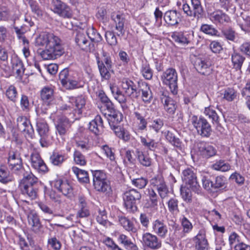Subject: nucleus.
<instances>
[{
	"label": "nucleus",
	"mask_w": 250,
	"mask_h": 250,
	"mask_svg": "<svg viewBox=\"0 0 250 250\" xmlns=\"http://www.w3.org/2000/svg\"><path fill=\"white\" fill-rule=\"evenodd\" d=\"M27 217L28 225L31 226V229L35 233H40L42 225L38 214L32 210L28 213Z\"/></svg>",
	"instance_id": "nucleus-18"
},
{
	"label": "nucleus",
	"mask_w": 250,
	"mask_h": 250,
	"mask_svg": "<svg viewBox=\"0 0 250 250\" xmlns=\"http://www.w3.org/2000/svg\"><path fill=\"white\" fill-rule=\"evenodd\" d=\"M46 194L52 202L57 204H61L62 203L61 195L58 194L55 191L52 189L48 190Z\"/></svg>",
	"instance_id": "nucleus-60"
},
{
	"label": "nucleus",
	"mask_w": 250,
	"mask_h": 250,
	"mask_svg": "<svg viewBox=\"0 0 250 250\" xmlns=\"http://www.w3.org/2000/svg\"><path fill=\"white\" fill-rule=\"evenodd\" d=\"M87 34L92 42H99L102 40V37L101 35L93 28L89 29Z\"/></svg>",
	"instance_id": "nucleus-56"
},
{
	"label": "nucleus",
	"mask_w": 250,
	"mask_h": 250,
	"mask_svg": "<svg viewBox=\"0 0 250 250\" xmlns=\"http://www.w3.org/2000/svg\"><path fill=\"white\" fill-rule=\"evenodd\" d=\"M195 248L196 250H208V243L206 239L205 233L200 231L198 234L193 238Z\"/></svg>",
	"instance_id": "nucleus-28"
},
{
	"label": "nucleus",
	"mask_w": 250,
	"mask_h": 250,
	"mask_svg": "<svg viewBox=\"0 0 250 250\" xmlns=\"http://www.w3.org/2000/svg\"><path fill=\"white\" fill-rule=\"evenodd\" d=\"M59 78L62 85L66 89L69 90L71 70H69L67 68L63 69L60 72Z\"/></svg>",
	"instance_id": "nucleus-37"
},
{
	"label": "nucleus",
	"mask_w": 250,
	"mask_h": 250,
	"mask_svg": "<svg viewBox=\"0 0 250 250\" xmlns=\"http://www.w3.org/2000/svg\"><path fill=\"white\" fill-rule=\"evenodd\" d=\"M196 70L200 74L208 76L211 73L212 68L209 61L198 58L194 63Z\"/></svg>",
	"instance_id": "nucleus-22"
},
{
	"label": "nucleus",
	"mask_w": 250,
	"mask_h": 250,
	"mask_svg": "<svg viewBox=\"0 0 250 250\" xmlns=\"http://www.w3.org/2000/svg\"><path fill=\"white\" fill-rule=\"evenodd\" d=\"M133 114L137 120L136 130L139 132H143L146 129L147 125V122L145 119L146 116L139 108L135 109Z\"/></svg>",
	"instance_id": "nucleus-25"
},
{
	"label": "nucleus",
	"mask_w": 250,
	"mask_h": 250,
	"mask_svg": "<svg viewBox=\"0 0 250 250\" xmlns=\"http://www.w3.org/2000/svg\"><path fill=\"white\" fill-rule=\"evenodd\" d=\"M11 64L12 70L16 75V78L21 79L25 71L22 60L17 55H13L11 58Z\"/></svg>",
	"instance_id": "nucleus-19"
},
{
	"label": "nucleus",
	"mask_w": 250,
	"mask_h": 250,
	"mask_svg": "<svg viewBox=\"0 0 250 250\" xmlns=\"http://www.w3.org/2000/svg\"><path fill=\"white\" fill-rule=\"evenodd\" d=\"M143 82H133L129 79H125L122 81V87L125 94L130 98L138 99L139 97L140 86Z\"/></svg>",
	"instance_id": "nucleus-9"
},
{
	"label": "nucleus",
	"mask_w": 250,
	"mask_h": 250,
	"mask_svg": "<svg viewBox=\"0 0 250 250\" xmlns=\"http://www.w3.org/2000/svg\"><path fill=\"white\" fill-rule=\"evenodd\" d=\"M103 151L110 161H114L115 160L114 149L109 147L107 145H104L102 147Z\"/></svg>",
	"instance_id": "nucleus-62"
},
{
	"label": "nucleus",
	"mask_w": 250,
	"mask_h": 250,
	"mask_svg": "<svg viewBox=\"0 0 250 250\" xmlns=\"http://www.w3.org/2000/svg\"><path fill=\"white\" fill-rule=\"evenodd\" d=\"M111 18L115 24V29L118 31L117 35L123 36L125 34L124 24L125 21V15L119 12H114L112 13Z\"/></svg>",
	"instance_id": "nucleus-20"
},
{
	"label": "nucleus",
	"mask_w": 250,
	"mask_h": 250,
	"mask_svg": "<svg viewBox=\"0 0 250 250\" xmlns=\"http://www.w3.org/2000/svg\"><path fill=\"white\" fill-rule=\"evenodd\" d=\"M17 127L21 132L30 133V131H33V127L30 121L25 116H19L17 119Z\"/></svg>",
	"instance_id": "nucleus-34"
},
{
	"label": "nucleus",
	"mask_w": 250,
	"mask_h": 250,
	"mask_svg": "<svg viewBox=\"0 0 250 250\" xmlns=\"http://www.w3.org/2000/svg\"><path fill=\"white\" fill-rule=\"evenodd\" d=\"M165 134L166 139L170 143L177 148H181V142L179 138L176 137L172 132L168 130L166 132Z\"/></svg>",
	"instance_id": "nucleus-47"
},
{
	"label": "nucleus",
	"mask_w": 250,
	"mask_h": 250,
	"mask_svg": "<svg viewBox=\"0 0 250 250\" xmlns=\"http://www.w3.org/2000/svg\"><path fill=\"white\" fill-rule=\"evenodd\" d=\"M172 39L177 43L182 45H187L193 39V31L174 32L171 36Z\"/></svg>",
	"instance_id": "nucleus-16"
},
{
	"label": "nucleus",
	"mask_w": 250,
	"mask_h": 250,
	"mask_svg": "<svg viewBox=\"0 0 250 250\" xmlns=\"http://www.w3.org/2000/svg\"><path fill=\"white\" fill-rule=\"evenodd\" d=\"M19 187L22 194L34 200L38 196L39 183L37 177L33 175L21 180Z\"/></svg>",
	"instance_id": "nucleus-2"
},
{
	"label": "nucleus",
	"mask_w": 250,
	"mask_h": 250,
	"mask_svg": "<svg viewBox=\"0 0 250 250\" xmlns=\"http://www.w3.org/2000/svg\"><path fill=\"white\" fill-rule=\"evenodd\" d=\"M161 79L164 84L169 86L173 95H176L177 93L178 76L175 69L169 68L166 69L161 76Z\"/></svg>",
	"instance_id": "nucleus-6"
},
{
	"label": "nucleus",
	"mask_w": 250,
	"mask_h": 250,
	"mask_svg": "<svg viewBox=\"0 0 250 250\" xmlns=\"http://www.w3.org/2000/svg\"><path fill=\"white\" fill-rule=\"evenodd\" d=\"M93 183L94 188L98 191L109 195L112 191L109 181L102 170L92 171Z\"/></svg>",
	"instance_id": "nucleus-3"
},
{
	"label": "nucleus",
	"mask_w": 250,
	"mask_h": 250,
	"mask_svg": "<svg viewBox=\"0 0 250 250\" xmlns=\"http://www.w3.org/2000/svg\"><path fill=\"white\" fill-rule=\"evenodd\" d=\"M40 95L42 100L43 102V104L42 107V112L46 113L47 108H43V106H50L54 103V89L49 86H46L43 87L41 91Z\"/></svg>",
	"instance_id": "nucleus-12"
},
{
	"label": "nucleus",
	"mask_w": 250,
	"mask_h": 250,
	"mask_svg": "<svg viewBox=\"0 0 250 250\" xmlns=\"http://www.w3.org/2000/svg\"><path fill=\"white\" fill-rule=\"evenodd\" d=\"M34 43L36 46H45V49L40 53L44 60L56 59L64 53L61 40L52 33H41L36 38Z\"/></svg>",
	"instance_id": "nucleus-1"
},
{
	"label": "nucleus",
	"mask_w": 250,
	"mask_h": 250,
	"mask_svg": "<svg viewBox=\"0 0 250 250\" xmlns=\"http://www.w3.org/2000/svg\"><path fill=\"white\" fill-rule=\"evenodd\" d=\"M141 73L146 80H151L153 76V71L148 63L143 64L141 68Z\"/></svg>",
	"instance_id": "nucleus-57"
},
{
	"label": "nucleus",
	"mask_w": 250,
	"mask_h": 250,
	"mask_svg": "<svg viewBox=\"0 0 250 250\" xmlns=\"http://www.w3.org/2000/svg\"><path fill=\"white\" fill-rule=\"evenodd\" d=\"M72 171L76 175L80 182L87 183L89 182L88 174L86 171L76 167H73Z\"/></svg>",
	"instance_id": "nucleus-41"
},
{
	"label": "nucleus",
	"mask_w": 250,
	"mask_h": 250,
	"mask_svg": "<svg viewBox=\"0 0 250 250\" xmlns=\"http://www.w3.org/2000/svg\"><path fill=\"white\" fill-rule=\"evenodd\" d=\"M89 39L87 33L78 32L75 37V42L77 46L82 50L93 52L95 50V45Z\"/></svg>",
	"instance_id": "nucleus-10"
},
{
	"label": "nucleus",
	"mask_w": 250,
	"mask_h": 250,
	"mask_svg": "<svg viewBox=\"0 0 250 250\" xmlns=\"http://www.w3.org/2000/svg\"><path fill=\"white\" fill-rule=\"evenodd\" d=\"M223 99L228 102H231L236 99L237 91L233 88L228 87L224 89Z\"/></svg>",
	"instance_id": "nucleus-45"
},
{
	"label": "nucleus",
	"mask_w": 250,
	"mask_h": 250,
	"mask_svg": "<svg viewBox=\"0 0 250 250\" xmlns=\"http://www.w3.org/2000/svg\"><path fill=\"white\" fill-rule=\"evenodd\" d=\"M205 114L212 120L213 123L219 124V116L216 111L210 106L206 107L204 110Z\"/></svg>",
	"instance_id": "nucleus-51"
},
{
	"label": "nucleus",
	"mask_w": 250,
	"mask_h": 250,
	"mask_svg": "<svg viewBox=\"0 0 250 250\" xmlns=\"http://www.w3.org/2000/svg\"><path fill=\"white\" fill-rule=\"evenodd\" d=\"M74 161L75 163L80 166H85L87 161L85 157L79 150H75L73 154Z\"/></svg>",
	"instance_id": "nucleus-50"
},
{
	"label": "nucleus",
	"mask_w": 250,
	"mask_h": 250,
	"mask_svg": "<svg viewBox=\"0 0 250 250\" xmlns=\"http://www.w3.org/2000/svg\"><path fill=\"white\" fill-rule=\"evenodd\" d=\"M198 150L200 155L206 158L214 156L217 152L214 147L204 142L198 144Z\"/></svg>",
	"instance_id": "nucleus-29"
},
{
	"label": "nucleus",
	"mask_w": 250,
	"mask_h": 250,
	"mask_svg": "<svg viewBox=\"0 0 250 250\" xmlns=\"http://www.w3.org/2000/svg\"><path fill=\"white\" fill-rule=\"evenodd\" d=\"M55 125L57 132L62 136L69 132L71 124L67 118L62 117L58 119Z\"/></svg>",
	"instance_id": "nucleus-24"
},
{
	"label": "nucleus",
	"mask_w": 250,
	"mask_h": 250,
	"mask_svg": "<svg viewBox=\"0 0 250 250\" xmlns=\"http://www.w3.org/2000/svg\"><path fill=\"white\" fill-rule=\"evenodd\" d=\"M54 186L64 195H67L72 191L71 186L66 180L56 179L54 181Z\"/></svg>",
	"instance_id": "nucleus-33"
},
{
	"label": "nucleus",
	"mask_w": 250,
	"mask_h": 250,
	"mask_svg": "<svg viewBox=\"0 0 250 250\" xmlns=\"http://www.w3.org/2000/svg\"><path fill=\"white\" fill-rule=\"evenodd\" d=\"M153 231L161 238H165L168 232L167 225L163 221L157 219L152 224Z\"/></svg>",
	"instance_id": "nucleus-26"
},
{
	"label": "nucleus",
	"mask_w": 250,
	"mask_h": 250,
	"mask_svg": "<svg viewBox=\"0 0 250 250\" xmlns=\"http://www.w3.org/2000/svg\"><path fill=\"white\" fill-rule=\"evenodd\" d=\"M137 158L140 164L145 167H149L152 165V159L149 155L139 149L136 151Z\"/></svg>",
	"instance_id": "nucleus-38"
},
{
	"label": "nucleus",
	"mask_w": 250,
	"mask_h": 250,
	"mask_svg": "<svg viewBox=\"0 0 250 250\" xmlns=\"http://www.w3.org/2000/svg\"><path fill=\"white\" fill-rule=\"evenodd\" d=\"M118 240L126 248H132L135 246L131 240L125 234H120Z\"/></svg>",
	"instance_id": "nucleus-59"
},
{
	"label": "nucleus",
	"mask_w": 250,
	"mask_h": 250,
	"mask_svg": "<svg viewBox=\"0 0 250 250\" xmlns=\"http://www.w3.org/2000/svg\"><path fill=\"white\" fill-rule=\"evenodd\" d=\"M147 195L149 197L152 207H155L158 204V195L153 188L147 189Z\"/></svg>",
	"instance_id": "nucleus-61"
},
{
	"label": "nucleus",
	"mask_w": 250,
	"mask_h": 250,
	"mask_svg": "<svg viewBox=\"0 0 250 250\" xmlns=\"http://www.w3.org/2000/svg\"><path fill=\"white\" fill-rule=\"evenodd\" d=\"M50 160L52 164L55 166L61 165L64 161V156L58 152H53L50 157Z\"/></svg>",
	"instance_id": "nucleus-52"
},
{
	"label": "nucleus",
	"mask_w": 250,
	"mask_h": 250,
	"mask_svg": "<svg viewBox=\"0 0 250 250\" xmlns=\"http://www.w3.org/2000/svg\"><path fill=\"white\" fill-rule=\"evenodd\" d=\"M203 187L207 190L218 191L226 188L227 180L223 176L213 177L212 179L208 176H203L202 178Z\"/></svg>",
	"instance_id": "nucleus-4"
},
{
	"label": "nucleus",
	"mask_w": 250,
	"mask_h": 250,
	"mask_svg": "<svg viewBox=\"0 0 250 250\" xmlns=\"http://www.w3.org/2000/svg\"><path fill=\"white\" fill-rule=\"evenodd\" d=\"M191 9L194 15V18L198 20L204 15V9L201 0H191Z\"/></svg>",
	"instance_id": "nucleus-39"
},
{
	"label": "nucleus",
	"mask_w": 250,
	"mask_h": 250,
	"mask_svg": "<svg viewBox=\"0 0 250 250\" xmlns=\"http://www.w3.org/2000/svg\"><path fill=\"white\" fill-rule=\"evenodd\" d=\"M17 92L16 87L10 85L6 91V95L11 101L15 102L17 99Z\"/></svg>",
	"instance_id": "nucleus-64"
},
{
	"label": "nucleus",
	"mask_w": 250,
	"mask_h": 250,
	"mask_svg": "<svg viewBox=\"0 0 250 250\" xmlns=\"http://www.w3.org/2000/svg\"><path fill=\"white\" fill-rule=\"evenodd\" d=\"M77 204L79 209L77 213V216L80 218L88 216L90 214V212L86 198L83 195L79 194L78 196Z\"/></svg>",
	"instance_id": "nucleus-23"
},
{
	"label": "nucleus",
	"mask_w": 250,
	"mask_h": 250,
	"mask_svg": "<svg viewBox=\"0 0 250 250\" xmlns=\"http://www.w3.org/2000/svg\"><path fill=\"white\" fill-rule=\"evenodd\" d=\"M139 96L145 104H149L153 99V94L149 85L145 82H143L140 86Z\"/></svg>",
	"instance_id": "nucleus-27"
},
{
	"label": "nucleus",
	"mask_w": 250,
	"mask_h": 250,
	"mask_svg": "<svg viewBox=\"0 0 250 250\" xmlns=\"http://www.w3.org/2000/svg\"><path fill=\"white\" fill-rule=\"evenodd\" d=\"M222 35L227 40L234 42L236 38V34L232 28H227L222 30Z\"/></svg>",
	"instance_id": "nucleus-54"
},
{
	"label": "nucleus",
	"mask_w": 250,
	"mask_h": 250,
	"mask_svg": "<svg viewBox=\"0 0 250 250\" xmlns=\"http://www.w3.org/2000/svg\"><path fill=\"white\" fill-rule=\"evenodd\" d=\"M150 185L158 191L162 199L167 196L168 189L162 175H157L152 178L150 180Z\"/></svg>",
	"instance_id": "nucleus-11"
},
{
	"label": "nucleus",
	"mask_w": 250,
	"mask_h": 250,
	"mask_svg": "<svg viewBox=\"0 0 250 250\" xmlns=\"http://www.w3.org/2000/svg\"><path fill=\"white\" fill-rule=\"evenodd\" d=\"M142 144L150 150L154 151L157 147L158 143L154 140L146 137L141 136L140 137Z\"/></svg>",
	"instance_id": "nucleus-44"
},
{
	"label": "nucleus",
	"mask_w": 250,
	"mask_h": 250,
	"mask_svg": "<svg viewBox=\"0 0 250 250\" xmlns=\"http://www.w3.org/2000/svg\"><path fill=\"white\" fill-rule=\"evenodd\" d=\"M30 160L32 167L39 172L44 173L48 171V168L39 152L36 151L32 152Z\"/></svg>",
	"instance_id": "nucleus-14"
},
{
	"label": "nucleus",
	"mask_w": 250,
	"mask_h": 250,
	"mask_svg": "<svg viewBox=\"0 0 250 250\" xmlns=\"http://www.w3.org/2000/svg\"><path fill=\"white\" fill-rule=\"evenodd\" d=\"M108 115L109 117L108 119L109 124H110V122L117 124L121 122L123 119L122 114L115 109L109 112Z\"/></svg>",
	"instance_id": "nucleus-48"
},
{
	"label": "nucleus",
	"mask_w": 250,
	"mask_h": 250,
	"mask_svg": "<svg viewBox=\"0 0 250 250\" xmlns=\"http://www.w3.org/2000/svg\"><path fill=\"white\" fill-rule=\"evenodd\" d=\"M134 152L133 150H126L125 151L124 161L126 164H134L135 159L134 157Z\"/></svg>",
	"instance_id": "nucleus-63"
},
{
	"label": "nucleus",
	"mask_w": 250,
	"mask_h": 250,
	"mask_svg": "<svg viewBox=\"0 0 250 250\" xmlns=\"http://www.w3.org/2000/svg\"><path fill=\"white\" fill-rule=\"evenodd\" d=\"M189 188V186H187V187L181 186L180 188L182 198L187 203L192 202V194Z\"/></svg>",
	"instance_id": "nucleus-49"
},
{
	"label": "nucleus",
	"mask_w": 250,
	"mask_h": 250,
	"mask_svg": "<svg viewBox=\"0 0 250 250\" xmlns=\"http://www.w3.org/2000/svg\"><path fill=\"white\" fill-rule=\"evenodd\" d=\"M141 197V193L135 189L125 191L124 194L123 198L126 209L130 211L136 210L137 204L140 202Z\"/></svg>",
	"instance_id": "nucleus-7"
},
{
	"label": "nucleus",
	"mask_w": 250,
	"mask_h": 250,
	"mask_svg": "<svg viewBox=\"0 0 250 250\" xmlns=\"http://www.w3.org/2000/svg\"><path fill=\"white\" fill-rule=\"evenodd\" d=\"M98 68L101 77L105 80H108L110 78V70L112 66L107 67L102 62H99V57H96Z\"/></svg>",
	"instance_id": "nucleus-42"
},
{
	"label": "nucleus",
	"mask_w": 250,
	"mask_h": 250,
	"mask_svg": "<svg viewBox=\"0 0 250 250\" xmlns=\"http://www.w3.org/2000/svg\"><path fill=\"white\" fill-rule=\"evenodd\" d=\"M208 14L209 15L210 20L216 24H224L228 23L230 21L229 17L227 14L220 11L212 12L209 6L208 7Z\"/></svg>",
	"instance_id": "nucleus-21"
},
{
	"label": "nucleus",
	"mask_w": 250,
	"mask_h": 250,
	"mask_svg": "<svg viewBox=\"0 0 250 250\" xmlns=\"http://www.w3.org/2000/svg\"><path fill=\"white\" fill-rule=\"evenodd\" d=\"M84 83L78 72L71 70V81L69 90L83 87Z\"/></svg>",
	"instance_id": "nucleus-36"
},
{
	"label": "nucleus",
	"mask_w": 250,
	"mask_h": 250,
	"mask_svg": "<svg viewBox=\"0 0 250 250\" xmlns=\"http://www.w3.org/2000/svg\"><path fill=\"white\" fill-rule=\"evenodd\" d=\"M191 122L198 134L204 137H208L210 135L212 132L211 127L206 119L203 117L198 118L194 115L191 118Z\"/></svg>",
	"instance_id": "nucleus-5"
},
{
	"label": "nucleus",
	"mask_w": 250,
	"mask_h": 250,
	"mask_svg": "<svg viewBox=\"0 0 250 250\" xmlns=\"http://www.w3.org/2000/svg\"><path fill=\"white\" fill-rule=\"evenodd\" d=\"M200 30L206 34L211 36H217L218 31L212 25L208 24H202Z\"/></svg>",
	"instance_id": "nucleus-53"
},
{
	"label": "nucleus",
	"mask_w": 250,
	"mask_h": 250,
	"mask_svg": "<svg viewBox=\"0 0 250 250\" xmlns=\"http://www.w3.org/2000/svg\"><path fill=\"white\" fill-rule=\"evenodd\" d=\"M68 101L75 107V109L78 110L79 114L82 113V110L85 106L86 103L84 96L80 95L77 97H69Z\"/></svg>",
	"instance_id": "nucleus-35"
},
{
	"label": "nucleus",
	"mask_w": 250,
	"mask_h": 250,
	"mask_svg": "<svg viewBox=\"0 0 250 250\" xmlns=\"http://www.w3.org/2000/svg\"><path fill=\"white\" fill-rule=\"evenodd\" d=\"M143 245L151 250H158L162 246V242L158 237L149 232L145 233L142 236Z\"/></svg>",
	"instance_id": "nucleus-13"
},
{
	"label": "nucleus",
	"mask_w": 250,
	"mask_h": 250,
	"mask_svg": "<svg viewBox=\"0 0 250 250\" xmlns=\"http://www.w3.org/2000/svg\"><path fill=\"white\" fill-rule=\"evenodd\" d=\"M103 121L100 115H97L94 119L89 123V130L96 135L103 132Z\"/></svg>",
	"instance_id": "nucleus-30"
},
{
	"label": "nucleus",
	"mask_w": 250,
	"mask_h": 250,
	"mask_svg": "<svg viewBox=\"0 0 250 250\" xmlns=\"http://www.w3.org/2000/svg\"><path fill=\"white\" fill-rule=\"evenodd\" d=\"M244 60V58L238 53H234L231 55L232 62L234 65V66L236 69H240L241 68Z\"/></svg>",
	"instance_id": "nucleus-55"
},
{
	"label": "nucleus",
	"mask_w": 250,
	"mask_h": 250,
	"mask_svg": "<svg viewBox=\"0 0 250 250\" xmlns=\"http://www.w3.org/2000/svg\"><path fill=\"white\" fill-rule=\"evenodd\" d=\"M165 110L169 114H173L177 108L175 101L168 96L163 93L160 97Z\"/></svg>",
	"instance_id": "nucleus-31"
},
{
	"label": "nucleus",
	"mask_w": 250,
	"mask_h": 250,
	"mask_svg": "<svg viewBox=\"0 0 250 250\" xmlns=\"http://www.w3.org/2000/svg\"><path fill=\"white\" fill-rule=\"evenodd\" d=\"M211 168L215 170L226 172L230 169L231 166L224 160H220L213 164L211 166Z\"/></svg>",
	"instance_id": "nucleus-43"
},
{
	"label": "nucleus",
	"mask_w": 250,
	"mask_h": 250,
	"mask_svg": "<svg viewBox=\"0 0 250 250\" xmlns=\"http://www.w3.org/2000/svg\"><path fill=\"white\" fill-rule=\"evenodd\" d=\"M37 130L39 134L48 133L49 126L46 122L43 119L38 118L36 122Z\"/></svg>",
	"instance_id": "nucleus-46"
},
{
	"label": "nucleus",
	"mask_w": 250,
	"mask_h": 250,
	"mask_svg": "<svg viewBox=\"0 0 250 250\" xmlns=\"http://www.w3.org/2000/svg\"><path fill=\"white\" fill-rule=\"evenodd\" d=\"M182 16L180 11L176 10H169L164 15V19L168 26H177L182 21Z\"/></svg>",
	"instance_id": "nucleus-17"
},
{
	"label": "nucleus",
	"mask_w": 250,
	"mask_h": 250,
	"mask_svg": "<svg viewBox=\"0 0 250 250\" xmlns=\"http://www.w3.org/2000/svg\"><path fill=\"white\" fill-rule=\"evenodd\" d=\"M182 179L187 186H189L192 190H197L199 187L196 175L190 168L186 169L183 171Z\"/></svg>",
	"instance_id": "nucleus-15"
},
{
	"label": "nucleus",
	"mask_w": 250,
	"mask_h": 250,
	"mask_svg": "<svg viewBox=\"0 0 250 250\" xmlns=\"http://www.w3.org/2000/svg\"><path fill=\"white\" fill-rule=\"evenodd\" d=\"M14 180V178L8 168L3 166H0V182L5 184Z\"/></svg>",
	"instance_id": "nucleus-40"
},
{
	"label": "nucleus",
	"mask_w": 250,
	"mask_h": 250,
	"mask_svg": "<svg viewBox=\"0 0 250 250\" xmlns=\"http://www.w3.org/2000/svg\"><path fill=\"white\" fill-rule=\"evenodd\" d=\"M13 165H9L10 168L15 174L22 176V179H27L33 175L28 167L26 168L23 167L22 163L17 165H15V163Z\"/></svg>",
	"instance_id": "nucleus-32"
},
{
	"label": "nucleus",
	"mask_w": 250,
	"mask_h": 250,
	"mask_svg": "<svg viewBox=\"0 0 250 250\" xmlns=\"http://www.w3.org/2000/svg\"><path fill=\"white\" fill-rule=\"evenodd\" d=\"M131 182L132 185L136 188L142 189L146 187L148 183V180L146 178L141 177L140 178L132 179Z\"/></svg>",
	"instance_id": "nucleus-58"
},
{
	"label": "nucleus",
	"mask_w": 250,
	"mask_h": 250,
	"mask_svg": "<svg viewBox=\"0 0 250 250\" xmlns=\"http://www.w3.org/2000/svg\"><path fill=\"white\" fill-rule=\"evenodd\" d=\"M52 10L60 17L64 19H71L73 13L71 8L61 0H52Z\"/></svg>",
	"instance_id": "nucleus-8"
}]
</instances>
